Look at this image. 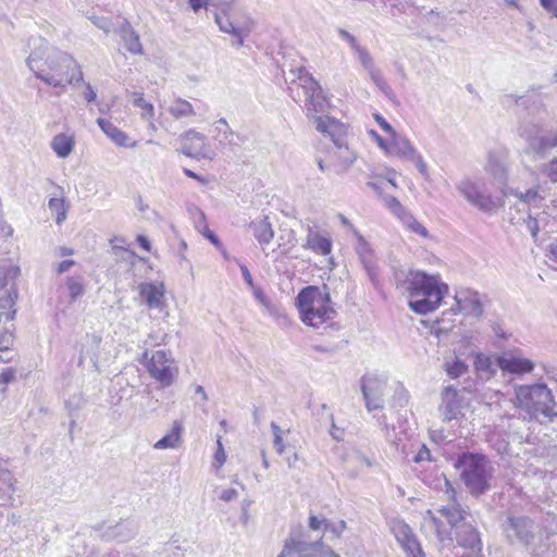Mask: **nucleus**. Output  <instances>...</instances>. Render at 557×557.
<instances>
[{
	"label": "nucleus",
	"mask_w": 557,
	"mask_h": 557,
	"mask_svg": "<svg viewBox=\"0 0 557 557\" xmlns=\"http://www.w3.org/2000/svg\"><path fill=\"white\" fill-rule=\"evenodd\" d=\"M289 74L292 75L288 86L290 96L296 102H304L306 114L314 120L317 131L330 136L333 141V148L329 151V168H333V171L339 175L346 173L357 156L346 141L345 125L329 115H317L323 113L329 103L321 85L305 66L293 67Z\"/></svg>",
	"instance_id": "obj_1"
},
{
	"label": "nucleus",
	"mask_w": 557,
	"mask_h": 557,
	"mask_svg": "<svg viewBox=\"0 0 557 557\" xmlns=\"http://www.w3.org/2000/svg\"><path fill=\"white\" fill-rule=\"evenodd\" d=\"M396 289L408 297V306L418 314L435 311L448 293V285L438 275L419 270H396L394 272Z\"/></svg>",
	"instance_id": "obj_2"
},
{
	"label": "nucleus",
	"mask_w": 557,
	"mask_h": 557,
	"mask_svg": "<svg viewBox=\"0 0 557 557\" xmlns=\"http://www.w3.org/2000/svg\"><path fill=\"white\" fill-rule=\"evenodd\" d=\"M26 63L37 78L52 87H65L83 81V72L76 60L44 41L29 54Z\"/></svg>",
	"instance_id": "obj_3"
},
{
	"label": "nucleus",
	"mask_w": 557,
	"mask_h": 557,
	"mask_svg": "<svg viewBox=\"0 0 557 557\" xmlns=\"http://www.w3.org/2000/svg\"><path fill=\"white\" fill-rule=\"evenodd\" d=\"M513 405L528 421L547 424L557 418L556 398L543 382L513 385Z\"/></svg>",
	"instance_id": "obj_4"
},
{
	"label": "nucleus",
	"mask_w": 557,
	"mask_h": 557,
	"mask_svg": "<svg viewBox=\"0 0 557 557\" xmlns=\"http://www.w3.org/2000/svg\"><path fill=\"white\" fill-rule=\"evenodd\" d=\"M296 305L301 321L311 327H319L336 315L326 286H308L301 289L296 298Z\"/></svg>",
	"instance_id": "obj_5"
},
{
	"label": "nucleus",
	"mask_w": 557,
	"mask_h": 557,
	"mask_svg": "<svg viewBox=\"0 0 557 557\" xmlns=\"http://www.w3.org/2000/svg\"><path fill=\"white\" fill-rule=\"evenodd\" d=\"M235 0H209V7L214 9V22L220 32L231 35L235 48L244 47L245 39L249 37L256 26V22L249 15H236L233 13Z\"/></svg>",
	"instance_id": "obj_6"
},
{
	"label": "nucleus",
	"mask_w": 557,
	"mask_h": 557,
	"mask_svg": "<svg viewBox=\"0 0 557 557\" xmlns=\"http://www.w3.org/2000/svg\"><path fill=\"white\" fill-rule=\"evenodd\" d=\"M455 467L461 470L460 478L472 496H481L491 490L493 468L485 456L463 453Z\"/></svg>",
	"instance_id": "obj_7"
},
{
	"label": "nucleus",
	"mask_w": 557,
	"mask_h": 557,
	"mask_svg": "<svg viewBox=\"0 0 557 557\" xmlns=\"http://www.w3.org/2000/svg\"><path fill=\"white\" fill-rule=\"evenodd\" d=\"M456 189L469 205L484 213H494L504 206L503 198L491 194L483 177H463L456 184Z\"/></svg>",
	"instance_id": "obj_8"
},
{
	"label": "nucleus",
	"mask_w": 557,
	"mask_h": 557,
	"mask_svg": "<svg viewBox=\"0 0 557 557\" xmlns=\"http://www.w3.org/2000/svg\"><path fill=\"white\" fill-rule=\"evenodd\" d=\"M519 135L527 141L529 149L540 158L557 149V129H545L537 123H524Z\"/></svg>",
	"instance_id": "obj_9"
},
{
	"label": "nucleus",
	"mask_w": 557,
	"mask_h": 557,
	"mask_svg": "<svg viewBox=\"0 0 557 557\" xmlns=\"http://www.w3.org/2000/svg\"><path fill=\"white\" fill-rule=\"evenodd\" d=\"M143 359L147 360L146 368L152 379L162 387L171 386L178 373L174 359L164 350H156L148 358V352H144Z\"/></svg>",
	"instance_id": "obj_10"
},
{
	"label": "nucleus",
	"mask_w": 557,
	"mask_h": 557,
	"mask_svg": "<svg viewBox=\"0 0 557 557\" xmlns=\"http://www.w3.org/2000/svg\"><path fill=\"white\" fill-rule=\"evenodd\" d=\"M277 557H339L321 540L306 542L296 536H288Z\"/></svg>",
	"instance_id": "obj_11"
},
{
	"label": "nucleus",
	"mask_w": 557,
	"mask_h": 557,
	"mask_svg": "<svg viewBox=\"0 0 557 557\" xmlns=\"http://www.w3.org/2000/svg\"><path fill=\"white\" fill-rule=\"evenodd\" d=\"M386 154L412 162L416 165L417 170L420 172V174L425 180H429L430 174L428 165L423 160V157L406 136L399 133L393 134L389 137V144Z\"/></svg>",
	"instance_id": "obj_12"
},
{
	"label": "nucleus",
	"mask_w": 557,
	"mask_h": 557,
	"mask_svg": "<svg viewBox=\"0 0 557 557\" xmlns=\"http://www.w3.org/2000/svg\"><path fill=\"white\" fill-rule=\"evenodd\" d=\"M503 530L507 540L512 544L528 545L534 537V522L527 516L509 515Z\"/></svg>",
	"instance_id": "obj_13"
},
{
	"label": "nucleus",
	"mask_w": 557,
	"mask_h": 557,
	"mask_svg": "<svg viewBox=\"0 0 557 557\" xmlns=\"http://www.w3.org/2000/svg\"><path fill=\"white\" fill-rule=\"evenodd\" d=\"M361 392L368 411L382 409L384 407V392L386 379L376 374H367L361 377Z\"/></svg>",
	"instance_id": "obj_14"
},
{
	"label": "nucleus",
	"mask_w": 557,
	"mask_h": 557,
	"mask_svg": "<svg viewBox=\"0 0 557 557\" xmlns=\"http://www.w3.org/2000/svg\"><path fill=\"white\" fill-rule=\"evenodd\" d=\"M182 152L191 158H203L212 160L214 151L209 147L206 135L189 129L183 134L182 138Z\"/></svg>",
	"instance_id": "obj_15"
},
{
	"label": "nucleus",
	"mask_w": 557,
	"mask_h": 557,
	"mask_svg": "<svg viewBox=\"0 0 557 557\" xmlns=\"http://www.w3.org/2000/svg\"><path fill=\"white\" fill-rule=\"evenodd\" d=\"M496 366L504 372L518 376L531 373L535 364L532 360L523 358L515 351H507L496 358Z\"/></svg>",
	"instance_id": "obj_16"
},
{
	"label": "nucleus",
	"mask_w": 557,
	"mask_h": 557,
	"mask_svg": "<svg viewBox=\"0 0 557 557\" xmlns=\"http://www.w3.org/2000/svg\"><path fill=\"white\" fill-rule=\"evenodd\" d=\"M455 301L457 306V311L476 318L483 315V302L481 299V295L476 290L470 288H461L456 292ZM453 311L456 312V309L453 308Z\"/></svg>",
	"instance_id": "obj_17"
},
{
	"label": "nucleus",
	"mask_w": 557,
	"mask_h": 557,
	"mask_svg": "<svg viewBox=\"0 0 557 557\" xmlns=\"http://www.w3.org/2000/svg\"><path fill=\"white\" fill-rule=\"evenodd\" d=\"M332 237L326 231L319 230L318 226H308L304 248L321 256H329L332 252Z\"/></svg>",
	"instance_id": "obj_18"
},
{
	"label": "nucleus",
	"mask_w": 557,
	"mask_h": 557,
	"mask_svg": "<svg viewBox=\"0 0 557 557\" xmlns=\"http://www.w3.org/2000/svg\"><path fill=\"white\" fill-rule=\"evenodd\" d=\"M455 540L458 546L472 553L482 554L483 543L478 529L471 523L463 522L455 529Z\"/></svg>",
	"instance_id": "obj_19"
},
{
	"label": "nucleus",
	"mask_w": 557,
	"mask_h": 557,
	"mask_svg": "<svg viewBox=\"0 0 557 557\" xmlns=\"http://www.w3.org/2000/svg\"><path fill=\"white\" fill-rule=\"evenodd\" d=\"M461 400L458 391L453 386H446L442 392L440 411L445 421L457 419L461 413Z\"/></svg>",
	"instance_id": "obj_20"
},
{
	"label": "nucleus",
	"mask_w": 557,
	"mask_h": 557,
	"mask_svg": "<svg viewBox=\"0 0 557 557\" xmlns=\"http://www.w3.org/2000/svg\"><path fill=\"white\" fill-rule=\"evenodd\" d=\"M247 230L262 248L268 246L274 238V230L268 215L258 216L250 221Z\"/></svg>",
	"instance_id": "obj_21"
},
{
	"label": "nucleus",
	"mask_w": 557,
	"mask_h": 557,
	"mask_svg": "<svg viewBox=\"0 0 557 557\" xmlns=\"http://www.w3.org/2000/svg\"><path fill=\"white\" fill-rule=\"evenodd\" d=\"M140 296L150 309L162 310L165 306L163 283H141L138 286Z\"/></svg>",
	"instance_id": "obj_22"
},
{
	"label": "nucleus",
	"mask_w": 557,
	"mask_h": 557,
	"mask_svg": "<svg viewBox=\"0 0 557 557\" xmlns=\"http://www.w3.org/2000/svg\"><path fill=\"white\" fill-rule=\"evenodd\" d=\"M138 531V525L133 520H122L114 525L109 527L102 534L107 541H116L125 543L132 540Z\"/></svg>",
	"instance_id": "obj_23"
},
{
	"label": "nucleus",
	"mask_w": 557,
	"mask_h": 557,
	"mask_svg": "<svg viewBox=\"0 0 557 557\" xmlns=\"http://www.w3.org/2000/svg\"><path fill=\"white\" fill-rule=\"evenodd\" d=\"M97 124L100 127V129L107 135V137L116 146L125 148L136 147V141H133L125 132H123L109 120L98 117Z\"/></svg>",
	"instance_id": "obj_24"
},
{
	"label": "nucleus",
	"mask_w": 557,
	"mask_h": 557,
	"mask_svg": "<svg viewBox=\"0 0 557 557\" xmlns=\"http://www.w3.org/2000/svg\"><path fill=\"white\" fill-rule=\"evenodd\" d=\"M356 236L358 239L356 251L359 256L361 263L363 264V268L368 273V276L375 284L377 280V272L373 251L370 248L369 244L366 242V239L359 233L356 232Z\"/></svg>",
	"instance_id": "obj_25"
},
{
	"label": "nucleus",
	"mask_w": 557,
	"mask_h": 557,
	"mask_svg": "<svg viewBox=\"0 0 557 557\" xmlns=\"http://www.w3.org/2000/svg\"><path fill=\"white\" fill-rule=\"evenodd\" d=\"M119 35L124 44L126 50L132 54H143L144 49L139 39V35L134 30L132 25L124 21L120 28Z\"/></svg>",
	"instance_id": "obj_26"
},
{
	"label": "nucleus",
	"mask_w": 557,
	"mask_h": 557,
	"mask_svg": "<svg viewBox=\"0 0 557 557\" xmlns=\"http://www.w3.org/2000/svg\"><path fill=\"white\" fill-rule=\"evenodd\" d=\"M166 111L174 120L196 116V110L193 103L181 97H173L166 107Z\"/></svg>",
	"instance_id": "obj_27"
},
{
	"label": "nucleus",
	"mask_w": 557,
	"mask_h": 557,
	"mask_svg": "<svg viewBox=\"0 0 557 557\" xmlns=\"http://www.w3.org/2000/svg\"><path fill=\"white\" fill-rule=\"evenodd\" d=\"M362 67L368 72L371 82L382 91L385 96L392 94V88L386 83L380 69L374 64L373 58L368 55L367 58L359 61Z\"/></svg>",
	"instance_id": "obj_28"
},
{
	"label": "nucleus",
	"mask_w": 557,
	"mask_h": 557,
	"mask_svg": "<svg viewBox=\"0 0 557 557\" xmlns=\"http://www.w3.org/2000/svg\"><path fill=\"white\" fill-rule=\"evenodd\" d=\"M50 147L58 158L65 159L75 147V138L73 135L65 133L57 134L52 137Z\"/></svg>",
	"instance_id": "obj_29"
},
{
	"label": "nucleus",
	"mask_w": 557,
	"mask_h": 557,
	"mask_svg": "<svg viewBox=\"0 0 557 557\" xmlns=\"http://www.w3.org/2000/svg\"><path fill=\"white\" fill-rule=\"evenodd\" d=\"M438 512L447 520L449 525L455 529L463 523L469 516L468 511L465 510L458 502L442 506Z\"/></svg>",
	"instance_id": "obj_30"
},
{
	"label": "nucleus",
	"mask_w": 557,
	"mask_h": 557,
	"mask_svg": "<svg viewBox=\"0 0 557 557\" xmlns=\"http://www.w3.org/2000/svg\"><path fill=\"white\" fill-rule=\"evenodd\" d=\"M503 197L513 196L518 198L521 202L531 206V207H540L544 197L539 193L536 188H530L525 191H521L518 188H503L502 189Z\"/></svg>",
	"instance_id": "obj_31"
},
{
	"label": "nucleus",
	"mask_w": 557,
	"mask_h": 557,
	"mask_svg": "<svg viewBox=\"0 0 557 557\" xmlns=\"http://www.w3.org/2000/svg\"><path fill=\"white\" fill-rule=\"evenodd\" d=\"M183 424L180 421H174L171 430L157 443H154V449H169L177 448L182 443Z\"/></svg>",
	"instance_id": "obj_32"
},
{
	"label": "nucleus",
	"mask_w": 557,
	"mask_h": 557,
	"mask_svg": "<svg viewBox=\"0 0 557 557\" xmlns=\"http://www.w3.org/2000/svg\"><path fill=\"white\" fill-rule=\"evenodd\" d=\"M422 527L426 532L433 533L440 542L449 537V531L443 527L441 519L431 510L425 512Z\"/></svg>",
	"instance_id": "obj_33"
},
{
	"label": "nucleus",
	"mask_w": 557,
	"mask_h": 557,
	"mask_svg": "<svg viewBox=\"0 0 557 557\" xmlns=\"http://www.w3.org/2000/svg\"><path fill=\"white\" fill-rule=\"evenodd\" d=\"M485 169L493 176V178L500 185V190L503 188H509L507 186L508 168L503 161L493 156H490Z\"/></svg>",
	"instance_id": "obj_34"
},
{
	"label": "nucleus",
	"mask_w": 557,
	"mask_h": 557,
	"mask_svg": "<svg viewBox=\"0 0 557 557\" xmlns=\"http://www.w3.org/2000/svg\"><path fill=\"white\" fill-rule=\"evenodd\" d=\"M389 529L401 548L411 542V539L416 537L411 528L404 520L392 519L389 521Z\"/></svg>",
	"instance_id": "obj_35"
},
{
	"label": "nucleus",
	"mask_w": 557,
	"mask_h": 557,
	"mask_svg": "<svg viewBox=\"0 0 557 557\" xmlns=\"http://www.w3.org/2000/svg\"><path fill=\"white\" fill-rule=\"evenodd\" d=\"M389 529L401 548L411 542V539L416 537L411 528L404 520L392 519L389 521Z\"/></svg>",
	"instance_id": "obj_36"
},
{
	"label": "nucleus",
	"mask_w": 557,
	"mask_h": 557,
	"mask_svg": "<svg viewBox=\"0 0 557 557\" xmlns=\"http://www.w3.org/2000/svg\"><path fill=\"white\" fill-rule=\"evenodd\" d=\"M389 529L401 548L411 542V539L416 537L411 528L404 520L392 519L389 521Z\"/></svg>",
	"instance_id": "obj_37"
},
{
	"label": "nucleus",
	"mask_w": 557,
	"mask_h": 557,
	"mask_svg": "<svg viewBox=\"0 0 557 557\" xmlns=\"http://www.w3.org/2000/svg\"><path fill=\"white\" fill-rule=\"evenodd\" d=\"M404 227L409 232L417 234L423 238L429 236L428 230L413 216V214L406 209V211L398 218Z\"/></svg>",
	"instance_id": "obj_38"
},
{
	"label": "nucleus",
	"mask_w": 557,
	"mask_h": 557,
	"mask_svg": "<svg viewBox=\"0 0 557 557\" xmlns=\"http://www.w3.org/2000/svg\"><path fill=\"white\" fill-rule=\"evenodd\" d=\"M14 479L8 468L0 471V500L9 502L14 494Z\"/></svg>",
	"instance_id": "obj_39"
},
{
	"label": "nucleus",
	"mask_w": 557,
	"mask_h": 557,
	"mask_svg": "<svg viewBox=\"0 0 557 557\" xmlns=\"http://www.w3.org/2000/svg\"><path fill=\"white\" fill-rule=\"evenodd\" d=\"M132 98H133V106L140 110V117L143 120L154 117V115H156L154 106L152 104V102L148 101L144 97V92L134 91V92H132Z\"/></svg>",
	"instance_id": "obj_40"
},
{
	"label": "nucleus",
	"mask_w": 557,
	"mask_h": 557,
	"mask_svg": "<svg viewBox=\"0 0 557 557\" xmlns=\"http://www.w3.org/2000/svg\"><path fill=\"white\" fill-rule=\"evenodd\" d=\"M337 33L339 38L348 44L359 61L370 55L369 50L361 46L352 34L343 28H339Z\"/></svg>",
	"instance_id": "obj_41"
},
{
	"label": "nucleus",
	"mask_w": 557,
	"mask_h": 557,
	"mask_svg": "<svg viewBox=\"0 0 557 557\" xmlns=\"http://www.w3.org/2000/svg\"><path fill=\"white\" fill-rule=\"evenodd\" d=\"M214 129L218 132V136L221 137V144L236 145L235 138H238L239 136L233 132L224 117L219 119L214 123Z\"/></svg>",
	"instance_id": "obj_42"
},
{
	"label": "nucleus",
	"mask_w": 557,
	"mask_h": 557,
	"mask_svg": "<svg viewBox=\"0 0 557 557\" xmlns=\"http://www.w3.org/2000/svg\"><path fill=\"white\" fill-rule=\"evenodd\" d=\"M380 2L392 16L405 14L412 7L411 0H380Z\"/></svg>",
	"instance_id": "obj_43"
},
{
	"label": "nucleus",
	"mask_w": 557,
	"mask_h": 557,
	"mask_svg": "<svg viewBox=\"0 0 557 557\" xmlns=\"http://www.w3.org/2000/svg\"><path fill=\"white\" fill-rule=\"evenodd\" d=\"M444 369H445L447 375L450 379L455 380V379L462 376L465 373H467L468 366L465 361H462L456 357L451 360H445Z\"/></svg>",
	"instance_id": "obj_44"
},
{
	"label": "nucleus",
	"mask_w": 557,
	"mask_h": 557,
	"mask_svg": "<svg viewBox=\"0 0 557 557\" xmlns=\"http://www.w3.org/2000/svg\"><path fill=\"white\" fill-rule=\"evenodd\" d=\"M385 419V416H383L381 421V423L384 424L385 436L387 441L398 449L407 438V434L405 431L397 432L395 426L389 428Z\"/></svg>",
	"instance_id": "obj_45"
},
{
	"label": "nucleus",
	"mask_w": 557,
	"mask_h": 557,
	"mask_svg": "<svg viewBox=\"0 0 557 557\" xmlns=\"http://www.w3.org/2000/svg\"><path fill=\"white\" fill-rule=\"evenodd\" d=\"M255 299L270 314H275L276 308L270 300V298L263 293L262 288L255 285L251 287Z\"/></svg>",
	"instance_id": "obj_46"
},
{
	"label": "nucleus",
	"mask_w": 557,
	"mask_h": 557,
	"mask_svg": "<svg viewBox=\"0 0 557 557\" xmlns=\"http://www.w3.org/2000/svg\"><path fill=\"white\" fill-rule=\"evenodd\" d=\"M487 441L490 445L497 451V454L504 455L508 451L509 442L505 435L495 432L488 436Z\"/></svg>",
	"instance_id": "obj_47"
},
{
	"label": "nucleus",
	"mask_w": 557,
	"mask_h": 557,
	"mask_svg": "<svg viewBox=\"0 0 557 557\" xmlns=\"http://www.w3.org/2000/svg\"><path fill=\"white\" fill-rule=\"evenodd\" d=\"M493 366H494V363L490 356H486L482 352H479L475 355L474 367H475L476 371L483 372V373H486L490 375L494 372Z\"/></svg>",
	"instance_id": "obj_48"
},
{
	"label": "nucleus",
	"mask_w": 557,
	"mask_h": 557,
	"mask_svg": "<svg viewBox=\"0 0 557 557\" xmlns=\"http://www.w3.org/2000/svg\"><path fill=\"white\" fill-rule=\"evenodd\" d=\"M48 206L51 211L57 213V224H61L66 219L64 200L61 198L52 197L49 199Z\"/></svg>",
	"instance_id": "obj_49"
},
{
	"label": "nucleus",
	"mask_w": 557,
	"mask_h": 557,
	"mask_svg": "<svg viewBox=\"0 0 557 557\" xmlns=\"http://www.w3.org/2000/svg\"><path fill=\"white\" fill-rule=\"evenodd\" d=\"M540 171L552 183H557V157H554L548 162L543 163Z\"/></svg>",
	"instance_id": "obj_50"
},
{
	"label": "nucleus",
	"mask_w": 557,
	"mask_h": 557,
	"mask_svg": "<svg viewBox=\"0 0 557 557\" xmlns=\"http://www.w3.org/2000/svg\"><path fill=\"white\" fill-rule=\"evenodd\" d=\"M66 287L72 301H75L84 294V286L78 278L69 277L66 281Z\"/></svg>",
	"instance_id": "obj_51"
},
{
	"label": "nucleus",
	"mask_w": 557,
	"mask_h": 557,
	"mask_svg": "<svg viewBox=\"0 0 557 557\" xmlns=\"http://www.w3.org/2000/svg\"><path fill=\"white\" fill-rule=\"evenodd\" d=\"M403 549L406 553L407 557H425V554L417 536L414 539H411V542L405 545Z\"/></svg>",
	"instance_id": "obj_52"
},
{
	"label": "nucleus",
	"mask_w": 557,
	"mask_h": 557,
	"mask_svg": "<svg viewBox=\"0 0 557 557\" xmlns=\"http://www.w3.org/2000/svg\"><path fill=\"white\" fill-rule=\"evenodd\" d=\"M226 461V454L222 444V436H216V450L212 466L216 469L221 468Z\"/></svg>",
	"instance_id": "obj_53"
},
{
	"label": "nucleus",
	"mask_w": 557,
	"mask_h": 557,
	"mask_svg": "<svg viewBox=\"0 0 557 557\" xmlns=\"http://www.w3.org/2000/svg\"><path fill=\"white\" fill-rule=\"evenodd\" d=\"M384 202L397 219L406 211V208L394 196L384 197Z\"/></svg>",
	"instance_id": "obj_54"
},
{
	"label": "nucleus",
	"mask_w": 557,
	"mask_h": 557,
	"mask_svg": "<svg viewBox=\"0 0 557 557\" xmlns=\"http://www.w3.org/2000/svg\"><path fill=\"white\" fill-rule=\"evenodd\" d=\"M197 230L200 232L210 243H212L216 248H222V243L219 237L209 228L208 224H205L202 228L197 223Z\"/></svg>",
	"instance_id": "obj_55"
},
{
	"label": "nucleus",
	"mask_w": 557,
	"mask_h": 557,
	"mask_svg": "<svg viewBox=\"0 0 557 557\" xmlns=\"http://www.w3.org/2000/svg\"><path fill=\"white\" fill-rule=\"evenodd\" d=\"M346 529V522L341 520L336 523H332L327 520V525L325 531L332 533L335 537H339L344 530Z\"/></svg>",
	"instance_id": "obj_56"
},
{
	"label": "nucleus",
	"mask_w": 557,
	"mask_h": 557,
	"mask_svg": "<svg viewBox=\"0 0 557 557\" xmlns=\"http://www.w3.org/2000/svg\"><path fill=\"white\" fill-rule=\"evenodd\" d=\"M189 212L193 215L196 228H197V223L200 225V228H202L203 225L207 224L206 215H205V213L198 207L190 208Z\"/></svg>",
	"instance_id": "obj_57"
},
{
	"label": "nucleus",
	"mask_w": 557,
	"mask_h": 557,
	"mask_svg": "<svg viewBox=\"0 0 557 557\" xmlns=\"http://www.w3.org/2000/svg\"><path fill=\"white\" fill-rule=\"evenodd\" d=\"M373 116H374V120L376 121V123L380 125V127H381L384 132H386V133L389 135V137H391L393 134L397 133V132L393 128V126H392V125H391V124H389V123H388V122H387V121H386V120H385V119H384L380 113H374V114H373Z\"/></svg>",
	"instance_id": "obj_58"
},
{
	"label": "nucleus",
	"mask_w": 557,
	"mask_h": 557,
	"mask_svg": "<svg viewBox=\"0 0 557 557\" xmlns=\"http://www.w3.org/2000/svg\"><path fill=\"white\" fill-rule=\"evenodd\" d=\"M327 525V520L324 518H319L317 516L311 515L309 517V528L311 530H320L323 529L325 531Z\"/></svg>",
	"instance_id": "obj_59"
},
{
	"label": "nucleus",
	"mask_w": 557,
	"mask_h": 557,
	"mask_svg": "<svg viewBox=\"0 0 557 557\" xmlns=\"http://www.w3.org/2000/svg\"><path fill=\"white\" fill-rule=\"evenodd\" d=\"M540 5L553 17H557V0H539Z\"/></svg>",
	"instance_id": "obj_60"
},
{
	"label": "nucleus",
	"mask_w": 557,
	"mask_h": 557,
	"mask_svg": "<svg viewBox=\"0 0 557 557\" xmlns=\"http://www.w3.org/2000/svg\"><path fill=\"white\" fill-rule=\"evenodd\" d=\"M90 21L92 22V24L95 26H97L98 28L104 30L106 33L110 32V27H111V23L108 18L103 17V16H91L90 17Z\"/></svg>",
	"instance_id": "obj_61"
},
{
	"label": "nucleus",
	"mask_w": 557,
	"mask_h": 557,
	"mask_svg": "<svg viewBox=\"0 0 557 557\" xmlns=\"http://www.w3.org/2000/svg\"><path fill=\"white\" fill-rule=\"evenodd\" d=\"M429 460H431V451L425 445H422L417 455L413 457V461L421 462Z\"/></svg>",
	"instance_id": "obj_62"
},
{
	"label": "nucleus",
	"mask_w": 557,
	"mask_h": 557,
	"mask_svg": "<svg viewBox=\"0 0 557 557\" xmlns=\"http://www.w3.org/2000/svg\"><path fill=\"white\" fill-rule=\"evenodd\" d=\"M428 22L432 23L438 27H443L445 25L444 17L441 15L440 12H436L434 10H431L428 13Z\"/></svg>",
	"instance_id": "obj_63"
},
{
	"label": "nucleus",
	"mask_w": 557,
	"mask_h": 557,
	"mask_svg": "<svg viewBox=\"0 0 557 557\" xmlns=\"http://www.w3.org/2000/svg\"><path fill=\"white\" fill-rule=\"evenodd\" d=\"M237 496L238 493L235 488H224L219 494V498L226 503L234 500Z\"/></svg>",
	"instance_id": "obj_64"
}]
</instances>
